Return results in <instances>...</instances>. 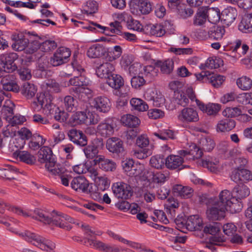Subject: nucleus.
<instances>
[{"label": "nucleus", "mask_w": 252, "mask_h": 252, "mask_svg": "<svg viewBox=\"0 0 252 252\" xmlns=\"http://www.w3.org/2000/svg\"><path fill=\"white\" fill-rule=\"evenodd\" d=\"M34 214L32 217L33 219L44 224L56 226L67 230L71 228L70 223L73 222V219L60 212L54 210L51 213V216L49 217L43 210L36 209L34 211Z\"/></svg>", "instance_id": "nucleus-1"}, {"label": "nucleus", "mask_w": 252, "mask_h": 252, "mask_svg": "<svg viewBox=\"0 0 252 252\" xmlns=\"http://www.w3.org/2000/svg\"><path fill=\"white\" fill-rule=\"evenodd\" d=\"M19 235L26 241L42 251L54 252V250L56 248L54 243L38 234L29 231H25L19 233Z\"/></svg>", "instance_id": "nucleus-2"}, {"label": "nucleus", "mask_w": 252, "mask_h": 252, "mask_svg": "<svg viewBox=\"0 0 252 252\" xmlns=\"http://www.w3.org/2000/svg\"><path fill=\"white\" fill-rule=\"evenodd\" d=\"M71 188L76 191L90 194L92 198L97 200L100 198L99 193L95 191L96 187L90 184L83 176L74 178L71 182Z\"/></svg>", "instance_id": "nucleus-3"}, {"label": "nucleus", "mask_w": 252, "mask_h": 252, "mask_svg": "<svg viewBox=\"0 0 252 252\" xmlns=\"http://www.w3.org/2000/svg\"><path fill=\"white\" fill-rule=\"evenodd\" d=\"M208 202L209 204L206 210L207 218L212 221L220 220L223 219L228 210L220 206L218 201H214L210 199Z\"/></svg>", "instance_id": "nucleus-4"}, {"label": "nucleus", "mask_w": 252, "mask_h": 252, "mask_svg": "<svg viewBox=\"0 0 252 252\" xmlns=\"http://www.w3.org/2000/svg\"><path fill=\"white\" fill-rule=\"evenodd\" d=\"M52 97L49 93H40L37 95V101L33 102L32 107L35 111H39L41 109H47L51 113L53 104Z\"/></svg>", "instance_id": "nucleus-5"}, {"label": "nucleus", "mask_w": 252, "mask_h": 252, "mask_svg": "<svg viewBox=\"0 0 252 252\" xmlns=\"http://www.w3.org/2000/svg\"><path fill=\"white\" fill-rule=\"evenodd\" d=\"M112 189L114 195L118 198L127 199L133 194V190L131 186L122 182L114 183Z\"/></svg>", "instance_id": "nucleus-6"}, {"label": "nucleus", "mask_w": 252, "mask_h": 252, "mask_svg": "<svg viewBox=\"0 0 252 252\" xmlns=\"http://www.w3.org/2000/svg\"><path fill=\"white\" fill-rule=\"evenodd\" d=\"M70 55L71 51L69 48L61 47L51 57L49 62L53 66H57L66 63Z\"/></svg>", "instance_id": "nucleus-7"}, {"label": "nucleus", "mask_w": 252, "mask_h": 252, "mask_svg": "<svg viewBox=\"0 0 252 252\" xmlns=\"http://www.w3.org/2000/svg\"><path fill=\"white\" fill-rule=\"evenodd\" d=\"M131 12L136 14H148L152 11V5L148 0H131Z\"/></svg>", "instance_id": "nucleus-8"}, {"label": "nucleus", "mask_w": 252, "mask_h": 252, "mask_svg": "<svg viewBox=\"0 0 252 252\" xmlns=\"http://www.w3.org/2000/svg\"><path fill=\"white\" fill-rule=\"evenodd\" d=\"M106 148L110 152L117 156H122L125 153L124 142L120 138L112 137L106 142Z\"/></svg>", "instance_id": "nucleus-9"}, {"label": "nucleus", "mask_w": 252, "mask_h": 252, "mask_svg": "<svg viewBox=\"0 0 252 252\" xmlns=\"http://www.w3.org/2000/svg\"><path fill=\"white\" fill-rule=\"evenodd\" d=\"M230 178L237 183L240 182H247L252 180V173L247 169L239 167L232 171Z\"/></svg>", "instance_id": "nucleus-10"}, {"label": "nucleus", "mask_w": 252, "mask_h": 252, "mask_svg": "<svg viewBox=\"0 0 252 252\" xmlns=\"http://www.w3.org/2000/svg\"><path fill=\"white\" fill-rule=\"evenodd\" d=\"M85 243L88 242L91 247L104 252H120L118 248H114L96 239L85 238Z\"/></svg>", "instance_id": "nucleus-11"}, {"label": "nucleus", "mask_w": 252, "mask_h": 252, "mask_svg": "<svg viewBox=\"0 0 252 252\" xmlns=\"http://www.w3.org/2000/svg\"><path fill=\"white\" fill-rule=\"evenodd\" d=\"M0 73V82L2 86L3 90L6 91H12L14 93H18L20 91V87L13 80V76L12 75L6 74L3 75Z\"/></svg>", "instance_id": "nucleus-12"}, {"label": "nucleus", "mask_w": 252, "mask_h": 252, "mask_svg": "<svg viewBox=\"0 0 252 252\" xmlns=\"http://www.w3.org/2000/svg\"><path fill=\"white\" fill-rule=\"evenodd\" d=\"M178 118L182 122H196L199 120L196 110L191 108H184L178 116Z\"/></svg>", "instance_id": "nucleus-13"}, {"label": "nucleus", "mask_w": 252, "mask_h": 252, "mask_svg": "<svg viewBox=\"0 0 252 252\" xmlns=\"http://www.w3.org/2000/svg\"><path fill=\"white\" fill-rule=\"evenodd\" d=\"M182 225H185L186 228L190 231L201 230L203 228V221L198 215L189 216L186 222H181Z\"/></svg>", "instance_id": "nucleus-14"}, {"label": "nucleus", "mask_w": 252, "mask_h": 252, "mask_svg": "<svg viewBox=\"0 0 252 252\" xmlns=\"http://www.w3.org/2000/svg\"><path fill=\"white\" fill-rule=\"evenodd\" d=\"M68 136L69 140L77 145L84 147L87 145V137L81 130L71 129L68 131Z\"/></svg>", "instance_id": "nucleus-15"}, {"label": "nucleus", "mask_w": 252, "mask_h": 252, "mask_svg": "<svg viewBox=\"0 0 252 252\" xmlns=\"http://www.w3.org/2000/svg\"><path fill=\"white\" fill-rule=\"evenodd\" d=\"M94 165H99V168L105 171H113L116 167V164L113 160L105 158L103 156L99 155L93 160Z\"/></svg>", "instance_id": "nucleus-16"}, {"label": "nucleus", "mask_w": 252, "mask_h": 252, "mask_svg": "<svg viewBox=\"0 0 252 252\" xmlns=\"http://www.w3.org/2000/svg\"><path fill=\"white\" fill-rule=\"evenodd\" d=\"M11 38L14 41L12 47L16 51L25 50L29 44V39L21 33L13 34Z\"/></svg>", "instance_id": "nucleus-17"}, {"label": "nucleus", "mask_w": 252, "mask_h": 252, "mask_svg": "<svg viewBox=\"0 0 252 252\" xmlns=\"http://www.w3.org/2000/svg\"><path fill=\"white\" fill-rule=\"evenodd\" d=\"M196 103L201 111L210 116H216L221 109V105L217 103H209L205 105L198 99H196Z\"/></svg>", "instance_id": "nucleus-18"}, {"label": "nucleus", "mask_w": 252, "mask_h": 252, "mask_svg": "<svg viewBox=\"0 0 252 252\" xmlns=\"http://www.w3.org/2000/svg\"><path fill=\"white\" fill-rule=\"evenodd\" d=\"M184 159L178 155H171L165 159V165L170 170L183 168Z\"/></svg>", "instance_id": "nucleus-19"}, {"label": "nucleus", "mask_w": 252, "mask_h": 252, "mask_svg": "<svg viewBox=\"0 0 252 252\" xmlns=\"http://www.w3.org/2000/svg\"><path fill=\"white\" fill-rule=\"evenodd\" d=\"M45 166L47 171L53 175H61L66 172V169L64 166L57 163L55 158L47 162Z\"/></svg>", "instance_id": "nucleus-20"}, {"label": "nucleus", "mask_w": 252, "mask_h": 252, "mask_svg": "<svg viewBox=\"0 0 252 252\" xmlns=\"http://www.w3.org/2000/svg\"><path fill=\"white\" fill-rule=\"evenodd\" d=\"M92 106L99 112L105 113L110 109L109 100L104 96H99L94 98L91 102Z\"/></svg>", "instance_id": "nucleus-21"}, {"label": "nucleus", "mask_w": 252, "mask_h": 252, "mask_svg": "<svg viewBox=\"0 0 252 252\" xmlns=\"http://www.w3.org/2000/svg\"><path fill=\"white\" fill-rule=\"evenodd\" d=\"M233 198L231 192L227 189L222 190L219 194L218 198H210L214 201H218L220 206L228 210V205L231 203Z\"/></svg>", "instance_id": "nucleus-22"}, {"label": "nucleus", "mask_w": 252, "mask_h": 252, "mask_svg": "<svg viewBox=\"0 0 252 252\" xmlns=\"http://www.w3.org/2000/svg\"><path fill=\"white\" fill-rule=\"evenodd\" d=\"M114 70L115 67L112 63L106 62L101 63L97 67L96 72L99 77L107 79L113 74Z\"/></svg>", "instance_id": "nucleus-23"}, {"label": "nucleus", "mask_w": 252, "mask_h": 252, "mask_svg": "<svg viewBox=\"0 0 252 252\" xmlns=\"http://www.w3.org/2000/svg\"><path fill=\"white\" fill-rule=\"evenodd\" d=\"M144 32L147 34L161 37L165 33L163 26L160 24H150L146 25L143 29Z\"/></svg>", "instance_id": "nucleus-24"}, {"label": "nucleus", "mask_w": 252, "mask_h": 252, "mask_svg": "<svg viewBox=\"0 0 252 252\" xmlns=\"http://www.w3.org/2000/svg\"><path fill=\"white\" fill-rule=\"evenodd\" d=\"M236 126L235 120L228 118L220 120L217 125L216 129L218 132H226L233 129Z\"/></svg>", "instance_id": "nucleus-25"}, {"label": "nucleus", "mask_w": 252, "mask_h": 252, "mask_svg": "<svg viewBox=\"0 0 252 252\" xmlns=\"http://www.w3.org/2000/svg\"><path fill=\"white\" fill-rule=\"evenodd\" d=\"M173 190L178 195L184 198H189L193 194L194 190L190 187L183 186L181 185H176L173 187Z\"/></svg>", "instance_id": "nucleus-26"}, {"label": "nucleus", "mask_w": 252, "mask_h": 252, "mask_svg": "<svg viewBox=\"0 0 252 252\" xmlns=\"http://www.w3.org/2000/svg\"><path fill=\"white\" fill-rule=\"evenodd\" d=\"M38 160L40 163H44L45 164L47 162L51 160L54 158L52 151L48 147L44 146L41 148L38 152Z\"/></svg>", "instance_id": "nucleus-27"}, {"label": "nucleus", "mask_w": 252, "mask_h": 252, "mask_svg": "<svg viewBox=\"0 0 252 252\" xmlns=\"http://www.w3.org/2000/svg\"><path fill=\"white\" fill-rule=\"evenodd\" d=\"M97 132L103 137H108L112 135L114 132L113 125L103 122L100 123L97 127Z\"/></svg>", "instance_id": "nucleus-28"}, {"label": "nucleus", "mask_w": 252, "mask_h": 252, "mask_svg": "<svg viewBox=\"0 0 252 252\" xmlns=\"http://www.w3.org/2000/svg\"><path fill=\"white\" fill-rule=\"evenodd\" d=\"M106 82L110 87L115 90H119L124 84V81L122 77L114 73H113L107 79Z\"/></svg>", "instance_id": "nucleus-29"}, {"label": "nucleus", "mask_w": 252, "mask_h": 252, "mask_svg": "<svg viewBox=\"0 0 252 252\" xmlns=\"http://www.w3.org/2000/svg\"><path fill=\"white\" fill-rule=\"evenodd\" d=\"M20 91L25 97L30 99L35 95L37 89L33 84L26 82L23 84L21 89L20 88Z\"/></svg>", "instance_id": "nucleus-30"}, {"label": "nucleus", "mask_w": 252, "mask_h": 252, "mask_svg": "<svg viewBox=\"0 0 252 252\" xmlns=\"http://www.w3.org/2000/svg\"><path fill=\"white\" fill-rule=\"evenodd\" d=\"M222 15L225 24L230 25L234 22L237 16V10L235 8L229 7L224 10Z\"/></svg>", "instance_id": "nucleus-31"}, {"label": "nucleus", "mask_w": 252, "mask_h": 252, "mask_svg": "<svg viewBox=\"0 0 252 252\" xmlns=\"http://www.w3.org/2000/svg\"><path fill=\"white\" fill-rule=\"evenodd\" d=\"M239 30L243 32H252V13L243 17L239 25Z\"/></svg>", "instance_id": "nucleus-32"}, {"label": "nucleus", "mask_w": 252, "mask_h": 252, "mask_svg": "<svg viewBox=\"0 0 252 252\" xmlns=\"http://www.w3.org/2000/svg\"><path fill=\"white\" fill-rule=\"evenodd\" d=\"M205 8V13H206L208 21L213 24H216L219 22L220 19V11L218 8L209 7L208 6H204Z\"/></svg>", "instance_id": "nucleus-33"}, {"label": "nucleus", "mask_w": 252, "mask_h": 252, "mask_svg": "<svg viewBox=\"0 0 252 252\" xmlns=\"http://www.w3.org/2000/svg\"><path fill=\"white\" fill-rule=\"evenodd\" d=\"M235 197L237 199H242L248 196L250 193L249 188L244 184L236 186L233 189Z\"/></svg>", "instance_id": "nucleus-34"}, {"label": "nucleus", "mask_w": 252, "mask_h": 252, "mask_svg": "<svg viewBox=\"0 0 252 252\" xmlns=\"http://www.w3.org/2000/svg\"><path fill=\"white\" fill-rule=\"evenodd\" d=\"M225 32V30L223 26H213L209 29L210 38L217 40L222 39Z\"/></svg>", "instance_id": "nucleus-35"}, {"label": "nucleus", "mask_w": 252, "mask_h": 252, "mask_svg": "<svg viewBox=\"0 0 252 252\" xmlns=\"http://www.w3.org/2000/svg\"><path fill=\"white\" fill-rule=\"evenodd\" d=\"M88 117L87 111H79L71 116L70 119V122L74 125L83 123L87 124Z\"/></svg>", "instance_id": "nucleus-36"}, {"label": "nucleus", "mask_w": 252, "mask_h": 252, "mask_svg": "<svg viewBox=\"0 0 252 252\" xmlns=\"http://www.w3.org/2000/svg\"><path fill=\"white\" fill-rule=\"evenodd\" d=\"M121 122L126 126L132 127H136L140 123L138 117L131 114H126L122 116Z\"/></svg>", "instance_id": "nucleus-37"}, {"label": "nucleus", "mask_w": 252, "mask_h": 252, "mask_svg": "<svg viewBox=\"0 0 252 252\" xmlns=\"http://www.w3.org/2000/svg\"><path fill=\"white\" fill-rule=\"evenodd\" d=\"M242 111L241 107H228L222 111V115L225 118L231 119L241 115Z\"/></svg>", "instance_id": "nucleus-38"}, {"label": "nucleus", "mask_w": 252, "mask_h": 252, "mask_svg": "<svg viewBox=\"0 0 252 252\" xmlns=\"http://www.w3.org/2000/svg\"><path fill=\"white\" fill-rule=\"evenodd\" d=\"M106 52L105 48L102 46H92L89 48L87 55L91 58H99L104 55Z\"/></svg>", "instance_id": "nucleus-39"}, {"label": "nucleus", "mask_w": 252, "mask_h": 252, "mask_svg": "<svg viewBox=\"0 0 252 252\" xmlns=\"http://www.w3.org/2000/svg\"><path fill=\"white\" fill-rule=\"evenodd\" d=\"M130 103L134 110L139 112L146 111L149 109L146 102L140 98H132L130 101Z\"/></svg>", "instance_id": "nucleus-40"}, {"label": "nucleus", "mask_w": 252, "mask_h": 252, "mask_svg": "<svg viewBox=\"0 0 252 252\" xmlns=\"http://www.w3.org/2000/svg\"><path fill=\"white\" fill-rule=\"evenodd\" d=\"M14 104L10 100L6 102V104L4 105L1 109V115L3 118L8 121V120L13 116V108Z\"/></svg>", "instance_id": "nucleus-41"}, {"label": "nucleus", "mask_w": 252, "mask_h": 252, "mask_svg": "<svg viewBox=\"0 0 252 252\" xmlns=\"http://www.w3.org/2000/svg\"><path fill=\"white\" fill-rule=\"evenodd\" d=\"M17 172V169L11 165L0 169V176L8 180L14 179V175Z\"/></svg>", "instance_id": "nucleus-42"}, {"label": "nucleus", "mask_w": 252, "mask_h": 252, "mask_svg": "<svg viewBox=\"0 0 252 252\" xmlns=\"http://www.w3.org/2000/svg\"><path fill=\"white\" fill-rule=\"evenodd\" d=\"M205 8L201 7L198 9L197 12L194 20V24L197 26H201L204 24L207 19L206 13H205Z\"/></svg>", "instance_id": "nucleus-43"}, {"label": "nucleus", "mask_w": 252, "mask_h": 252, "mask_svg": "<svg viewBox=\"0 0 252 252\" xmlns=\"http://www.w3.org/2000/svg\"><path fill=\"white\" fill-rule=\"evenodd\" d=\"M17 157L19 158L21 161H22L27 164H32L35 160V158L31 155L28 152L22 151L16 153Z\"/></svg>", "instance_id": "nucleus-44"}, {"label": "nucleus", "mask_w": 252, "mask_h": 252, "mask_svg": "<svg viewBox=\"0 0 252 252\" xmlns=\"http://www.w3.org/2000/svg\"><path fill=\"white\" fill-rule=\"evenodd\" d=\"M199 145L203 151L209 152L214 149L215 144L211 138L203 137L200 140Z\"/></svg>", "instance_id": "nucleus-45"}, {"label": "nucleus", "mask_w": 252, "mask_h": 252, "mask_svg": "<svg viewBox=\"0 0 252 252\" xmlns=\"http://www.w3.org/2000/svg\"><path fill=\"white\" fill-rule=\"evenodd\" d=\"M236 83L238 87L243 90H249L252 87V80L246 76H242L238 78Z\"/></svg>", "instance_id": "nucleus-46"}, {"label": "nucleus", "mask_w": 252, "mask_h": 252, "mask_svg": "<svg viewBox=\"0 0 252 252\" xmlns=\"http://www.w3.org/2000/svg\"><path fill=\"white\" fill-rule=\"evenodd\" d=\"M224 80L223 76L211 73L210 72V75L208 76L207 81L211 83L214 87L218 88L222 84Z\"/></svg>", "instance_id": "nucleus-47"}, {"label": "nucleus", "mask_w": 252, "mask_h": 252, "mask_svg": "<svg viewBox=\"0 0 252 252\" xmlns=\"http://www.w3.org/2000/svg\"><path fill=\"white\" fill-rule=\"evenodd\" d=\"M150 162L151 166L158 169L162 168L164 166L165 159H164L163 156L158 155L152 157Z\"/></svg>", "instance_id": "nucleus-48"}, {"label": "nucleus", "mask_w": 252, "mask_h": 252, "mask_svg": "<svg viewBox=\"0 0 252 252\" xmlns=\"http://www.w3.org/2000/svg\"><path fill=\"white\" fill-rule=\"evenodd\" d=\"M83 149V152L87 158L89 159H95L98 156V151L91 144L85 146Z\"/></svg>", "instance_id": "nucleus-49"}, {"label": "nucleus", "mask_w": 252, "mask_h": 252, "mask_svg": "<svg viewBox=\"0 0 252 252\" xmlns=\"http://www.w3.org/2000/svg\"><path fill=\"white\" fill-rule=\"evenodd\" d=\"M221 227V224L219 222L209 224L204 227L203 231L204 233L211 234L212 236L219 232L220 230Z\"/></svg>", "instance_id": "nucleus-50"}, {"label": "nucleus", "mask_w": 252, "mask_h": 252, "mask_svg": "<svg viewBox=\"0 0 252 252\" xmlns=\"http://www.w3.org/2000/svg\"><path fill=\"white\" fill-rule=\"evenodd\" d=\"M63 102L66 110L68 112L74 111L77 105V101L71 95H67L64 98Z\"/></svg>", "instance_id": "nucleus-51"}, {"label": "nucleus", "mask_w": 252, "mask_h": 252, "mask_svg": "<svg viewBox=\"0 0 252 252\" xmlns=\"http://www.w3.org/2000/svg\"><path fill=\"white\" fill-rule=\"evenodd\" d=\"M57 47V44L54 40H47L40 43V49L44 52H50Z\"/></svg>", "instance_id": "nucleus-52"}, {"label": "nucleus", "mask_w": 252, "mask_h": 252, "mask_svg": "<svg viewBox=\"0 0 252 252\" xmlns=\"http://www.w3.org/2000/svg\"><path fill=\"white\" fill-rule=\"evenodd\" d=\"M154 135L161 140H167L169 138L173 139L175 138L174 132L170 129H163L158 132L154 133Z\"/></svg>", "instance_id": "nucleus-53"}, {"label": "nucleus", "mask_w": 252, "mask_h": 252, "mask_svg": "<svg viewBox=\"0 0 252 252\" xmlns=\"http://www.w3.org/2000/svg\"><path fill=\"white\" fill-rule=\"evenodd\" d=\"M69 83L71 85L82 87L88 84V80L83 76L80 75L71 78Z\"/></svg>", "instance_id": "nucleus-54"}, {"label": "nucleus", "mask_w": 252, "mask_h": 252, "mask_svg": "<svg viewBox=\"0 0 252 252\" xmlns=\"http://www.w3.org/2000/svg\"><path fill=\"white\" fill-rule=\"evenodd\" d=\"M173 67L174 62L170 59H168L160 64V70L164 74H170L172 71Z\"/></svg>", "instance_id": "nucleus-55"}, {"label": "nucleus", "mask_w": 252, "mask_h": 252, "mask_svg": "<svg viewBox=\"0 0 252 252\" xmlns=\"http://www.w3.org/2000/svg\"><path fill=\"white\" fill-rule=\"evenodd\" d=\"M16 131L17 127L9 124L2 128L1 133L4 137H13L16 136Z\"/></svg>", "instance_id": "nucleus-56"}, {"label": "nucleus", "mask_w": 252, "mask_h": 252, "mask_svg": "<svg viewBox=\"0 0 252 252\" xmlns=\"http://www.w3.org/2000/svg\"><path fill=\"white\" fill-rule=\"evenodd\" d=\"M98 9V4L94 0H90L86 2L84 9V13L87 14H92L95 13Z\"/></svg>", "instance_id": "nucleus-57"}, {"label": "nucleus", "mask_w": 252, "mask_h": 252, "mask_svg": "<svg viewBox=\"0 0 252 252\" xmlns=\"http://www.w3.org/2000/svg\"><path fill=\"white\" fill-rule=\"evenodd\" d=\"M168 178L169 175L168 173L157 172L153 174L152 180L155 183L161 184L164 183Z\"/></svg>", "instance_id": "nucleus-58"}, {"label": "nucleus", "mask_w": 252, "mask_h": 252, "mask_svg": "<svg viewBox=\"0 0 252 252\" xmlns=\"http://www.w3.org/2000/svg\"><path fill=\"white\" fill-rule=\"evenodd\" d=\"M54 117L56 121L64 122L68 118V114L65 111L61 110L58 107H56L55 108Z\"/></svg>", "instance_id": "nucleus-59"}, {"label": "nucleus", "mask_w": 252, "mask_h": 252, "mask_svg": "<svg viewBox=\"0 0 252 252\" xmlns=\"http://www.w3.org/2000/svg\"><path fill=\"white\" fill-rule=\"evenodd\" d=\"M219 161L212 162L207 159H202L198 164L203 167H206L211 172H215L217 171V167L215 166L218 163Z\"/></svg>", "instance_id": "nucleus-60"}, {"label": "nucleus", "mask_w": 252, "mask_h": 252, "mask_svg": "<svg viewBox=\"0 0 252 252\" xmlns=\"http://www.w3.org/2000/svg\"><path fill=\"white\" fill-rule=\"evenodd\" d=\"M136 145L141 148H144L149 145V140L146 135L142 134L138 136L136 141Z\"/></svg>", "instance_id": "nucleus-61"}, {"label": "nucleus", "mask_w": 252, "mask_h": 252, "mask_svg": "<svg viewBox=\"0 0 252 252\" xmlns=\"http://www.w3.org/2000/svg\"><path fill=\"white\" fill-rule=\"evenodd\" d=\"M175 97V101L177 104L183 106H186L188 105L189 99L183 93H176Z\"/></svg>", "instance_id": "nucleus-62"}, {"label": "nucleus", "mask_w": 252, "mask_h": 252, "mask_svg": "<svg viewBox=\"0 0 252 252\" xmlns=\"http://www.w3.org/2000/svg\"><path fill=\"white\" fill-rule=\"evenodd\" d=\"M148 115L151 119H158L162 118L164 115V113L160 109L155 108L149 110Z\"/></svg>", "instance_id": "nucleus-63"}, {"label": "nucleus", "mask_w": 252, "mask_h": 252, "mask_svg": "<svg viewBox=\"0 0 252 252\" xmlns=\"http://www.w3.org/2000/svg\"><path fill=\"white\" fill-rule=\"evenodd\" d=\"M221 61L219 59L209 58L205 63V65L210 69L217 68L220 66Z\"/></svg>", "instance_id": "nucleus-64"}]
</instances>
